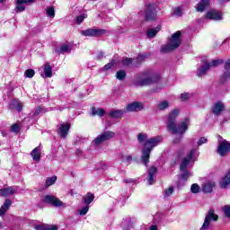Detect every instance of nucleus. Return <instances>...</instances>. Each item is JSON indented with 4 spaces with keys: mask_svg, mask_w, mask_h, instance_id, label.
<instances>
[{
    "mask_svg": "<svg viewBox=\"0 0 230 230\" xmlns=\"http://www.w3.org/2000/svg\"><path fill=\"white\" fill-rule=\"evenodd\" d=\"M161 141H163V137L157 136L145 142L141 156L142 163L145 166H148V163H150V152H152L155 146H157Z\"/></svg>",
    "mask_w": 230,
    "mask_h": 230,
    "instance_id": "f257e3e1",
    "label": "nucleus"
},
{
    "mask_svg": "<svg viewBox=\"0 0 230 230\" xmlns=\"http://www.w3.org/2000/svg\"><path fill=\"white\" fill-rule=\"evenodd\" d=\"M198 150L199 149L197 147L192 148L187 155V156L183 158L180 165L181 172H183L181 175V179L183 181H188V178L191 177V172H186V168L190 167V163H195V161H197V158L199 157Z\"/></svg>",
    "mask_w": 230,
    "mask_h": 230,
    "instance_id": "f03ea898",
    "label": "nucleus"
},
{
    "mask_svg": "<svg viewBox=\"0 0 230 230\" xmlns=\"http://www.w3.org/2000/svg\"><path fill=\"white\" fill-rule=\"evenodd\" d=\"M157 82H159V75L145 72L137 75L133 84L137 87H145V85H152V84H157Z\"/></svg>",
    "mask_w": 230,
    "mask_h": 230,
    "instance_id": "7ed1b4c3",
    "label": "nucleus"
},
{
    "mask_svg": "<svg viewBox=\"0 0 230 230\" xmlns=\"http://www.w3.org/2000/svg\"><path fill=\"white\" fill-rule=\"evenodd\" d=\"M181 31L173 33L169 40L167 45H164L161 49L162 53H170V51H173V49H177L179 46L181 44Z\"/></svg>",
    "mask_w": 230,
    "mask_h": 230,
    "instance_id": "20e7f679",
    "label": "nucleus"
},
{
    "mask_svg": "<svg viewBox=\"0 0 230 230\" xmlns=\"http://www.w3.org/2000/svg\"><path fill=\"white\" fill-rule=\"evenodd\" d=\"M190 127V118H185L182 121H181L178 124H173L170 128H167L168 132H171V134H178L179 136H183V134H186V131L188 130Z\"/></svg>",
    "mask_w": 230,
    "mask_h": 230,
    "instance_id": "39448f33",
    "label": "nucleus"
},
{
    "mask_svg": "<svg viewBox=\"0 0 230 230\" xmlns=\"http://www.w3.org/2000/svg\"><path fill=\"white\" fill-rule=\"evenodd\" d=\"M115 136H116V133H114L112 131H104L101 135L97 136L92 141V145H93V146H100V145H102V143H105V141H109V140L114 138Z\"/></svg>",
    "mask_w": 230,
    "mask_h": 230,
    "instance_id": "423d86ee",
    "label": "nucleus"
},
{
    "mask_svg": "<svg viewBox=\"0 0 230 230\" xmlns=\"http://www.w3.org/2000/svg\"><path fill=\"white\" fill-rule=\"evenodd\" d=\"M146 58H148V54H139L137 58L133 59L126 58L122 60V66L124 67H128L129 66H132V64L137 66V64H141V62L146 60Z\"/></svg>",
    "mask_w": 230,
    "mask_h": 230,
    "instance_id": "0eeeda50",
    "label": "nucleus"
},
{
    "mask_svg": "<svg viewBox=\"0 0 230 230\" xmlns=\"http://www.w3.org/2000/svg\"><path fill=\"white\" fill-rule=\"evenodd\" d=\"M220 64V60L218 59H214L212 61H205L199 69L198 70V76H204L209 71L210 67H217Z\"/></svg>",
    "mask_w": 230,
    "mask_h": 230,
    "instance_id": "6e6552de",
    "label": "nucleus"
},
{
    "mask_svg": "<svg viewBox=\"0 0 230 230\" xmlns=\"http://www.w3.org/2000/svg\"><path fill=\"white\" fill-rule=\"evenodd\" d=\"M146 21H155L157 19V5L155 4H147L146 7Z\"/></svg>",
    "mask_w": 230,
    "mask_h": 230,
    "instance_id": "1a4fd4ad",
    "label": "nucleus"
},
{
    "mask_svg": "<svg viewBox=\"0 0 230 230\" xmlns=\"http://www.w3.org/2000/svg\"><path fill=\"white\" fill-rule=\"evenodd\" d=\"M83 37H102L107 33L106 30L103 29H86L80 31Z\"/></svg>",
    "mask_w": 230,
    "mask_h": 230,
    "instance_id": "9d476101",
    "label": "nucleus"
},
{
    "mask_svg": "<svg viewBox=\"0 0 230 230\" xmlns=\"http://www.w3.org/2000/svg\"><path fill=\"white\" fill-rule=\"evenodd\" d=\"M211 220H214V222H217V220H218V215L215 214L214 209H209L200 230H207L208 227H209V224H211Z\"/></svg>",
    "mask_w": 230,
    "mask_h": 230,
    "instance_id": "9b49d317",
    "label": "nucleus"
},
{
    "mask_svg": "<svg viewBox=\"0 0 230 230\" xmlns=\"http://www.w3.org/2000/svg\"><path fill=\"white\" fill-rule=\"evenodd\" d=\"M43 202L46 204H51V206H55V208H62V206H66L62 200L58 199V198L51 195H46L42 199Z\"/></svg>",
    "mask_w": 230,
    "mask_h": 230,
    "instance_id": "f8f14e48",
    "label": "nucleus"
},
{
    "mask_svg": "<svg viewBox=\"0 0 230 230\" xmlns=\"http://www.w3.org/2000/svg\"><path fill=\"white\" fill-rule=\"evenodd\" d=\"M69 128H71V124L68 122H62L58 126V134L62 139L67 137L69 134Z\"/></svg>",
    "mask_w": 230,
    "mask_h": 230,
    "instance_id": "ddd939ff",
    "label": "nucleus"
},
{
    "mask_svg": "<svg viewBox=\"0 0 230 230\" xmlns=\"http://www.w3.org/2000/svg\"><path fill=\"white\" fill-rule=\"evenodd\" d=\"M230 152V143L227 140H223L222 142H219L217 146V154L221 155V157H224L227 155Z\"/></svg>",
    "mask_w": 230,
    "mask_h": 230,
    "instance_id": "4468645a",
    "label": "nucleus"
},
{
    "mask_svg": "<svg viewBox=\"0 0 230 230\" xmlns=\"http://www.w3.org/2000/svg\"><path fill=\"white\" fill-rule=\"evenodd\" d=\"M145 109V104L139 102H133L126 106V112H139Z\"/></svg>",
    "mask_w": 230,
    "mask_h": 230,
    "instance_id": "2eb2a0df",
    "label": "nucleus"
},
{
    "mask_svg": "<svg viewBox=\"0 0 230 230\" xmlns=\"http://www.w3.org/2000/svg\"><path fill=\"white\" fill-rule=\"evenodd\" d=\"M180 112L179 109H174L169 112L167 119V129L176 124L175 119L179 118Z\"/></svg>",
    "mask_w": 230,
    "mask_h": 230,
    "instance_id": "dca6fc26",
    "label": "nucleus"
},
{
    "mask_svg": "<svg viewBox=\"0 0 230 230\" xmlns=\"http://www.w3.org/2000/svg\"><path fill=\"white\" fill-rule=\"evenodd\" d=\"M35 0H15V12L16 13H21L26 10V4L33 3Z\"/></svg>",
    "mask_w": 230,
    "mask_h": 230,
    "instance_id": "f3484780",
    "label": "nucleus"
},
{
    "mask_svg": "<svg viewBox=\"0 0 230 230\" xmlns=\"http://www.w3.org/2000/svg\"><path fill=\"white\" fill-rule=\"evenodd\" d=\"M226 109V104L222 102V101L217 102L213 106H212V112L216 116H220L222 112H224Z\"/></svg>",
    "mask_w": 230,
    "mask_h": 230,
    "instance_id": "a211bd4d",
    "label": "nucleus"
},
{
    "mask_svg": "<svg viewBox=\"0 0 230 230\" xmlns=\"http://www.w3.org/2000/svg\"><path fill=\"white\" fill-rule=\"evenodd\" d=\"M207 19L210 21H222V12L217 10H210L207 13Z\"/></svg>",
    "mask_w": 230,
    "mask_h": 230,
    "instance_id": "6ab92c4d",
    "label": "nucleus"
},
{
    "mask_svg": "<svg viewBox=\"0 0 230 230\" xmlns=\"http://www.w3.org/2000/svg\"><path fill=\"white\" fill-rule=\"evenodd\" d=\"M14 193H17V187H9L0 190V197H10V195H13Z\"/></svg>",
    "mask_w": 230,
    "mask_h": 230,
    "instance_id": "aec40b11",
    "label": "nucleus"
},
{
    "mask_svg": "<svg viewBox=\"0 0 230 230\" xmlns=\"http://www.w3.org/2000/svg\"><path fill=\"white\" fill-rule=\"evenodd\" d=\"M148 177H147V181L149 186H152L154 182H155V173H157V168L155 167H151L150 169L147 170Z\"/></svg>",
    "mask_w": 230,
    "mask_h": 230,
    "instance_id": "412c9836",
    "label": "nucleus"
},
{
    "mask_svg": "<svg viewBox=\"0 0 230 230\" xmlns=\"http://www.w3.org/2000/svg\"><path fill=\"white\" fill-rule=\"evenodd\" d=\"M230 184V170L226 172V174L221 179L219 182L220 188L226 190L227 186Z\"/></svg>",
    "mask_w": 230,
    "mask_h": 230,
    "instance_id": "4be33fe9",
    "label": "nucleus"
},
{
    "mask_svg": "<svg viewBox=\"0 0 230 230\" xmlns=\"http://www.w3.org/2000/svg\"><path fill=\"white\" fill-rule=\"evenodd\" d=\"M210 0H200V2L196 5L197 12H204L208 6H209Z\"/></svg>",
    "mask_w": 230,
    "mask_h": 230,
    "instance_id": "5701e85b",
    "label": "nucleus"
},
{
    "mask_svg": "<svg viewBox=\"0 0 230 230\" xmlns=\"http://www.w3.org/2000/svg\"><path fill=\"white\" fill-rule=\"evenodd\" d=\"M44 74L45 75H41L43 78H51V76H53V67H51L49 64H45Z\"/></svg>",
    "mask_w": 230,
    "mask_h": 230,
    "instance_id": "b1692460",
    "label": "nucleus"
},
{
    "mask_svg": "<svg viewBox=\"0 0 230 230\" xmlns=\"http://www.w3.org/2000/svg\"><path fill=\"white\" fill-rule=\"evenodd\" d=\"M126 112L127 111H123V110H114V111H111L110 116H111V118L119 119L123 118V116H125Z\"/></svg>",
    "mask_w": 230,
    "mask_h": 230,
    "instance_id": "393cba45",
    "label": "nucleus"
},
{
    "mask_svg": "<svg viewBox=\"0 0 230 230\" xmlns=\"http://www.w3.org/2000/svg\"><path fill=\"white\" fill-rule=\"evenodd\" d=\"M40 150H41V147H40V146H39L36 148H34L32 150V152L31 153V155L33 161H36L37 163H39V161H40Z\"/></svg>",
    "mask_w": 230,
    "mask_h": 230,
    "instance_id": "a878e982",
    "label": "nucleus"
},
{
    "mask_svg": "<svg viewBox=\"0 0 230 230\" xmlns=\"http://www.w3.org/2000/svg\"><path fill=\"white\" fill-rule=\"evenodd\" d=\"M10 206H12V200L5 199L4 205L0 208V217H3L8 211Z\"/></svg>",
    "mask_w": 230,
    "mask_h": 230,
    "instance_id": "bb28decb",
    "label": "nucleus"
},
{
    "mask_svg": "<svg viewBox=\"0 0 230 230\" xmlns=\"http://www.w3.org/2000/svg\"><path fill=\"white\" fill-rule=\"evenodd\" d=\"M159 31H161V25H158L154 29H149L146 32V35L149 39H154V37H155Z\"/></svg>",
    "mask_w": 230,
    "mask_h": 230,
    "instance_id": "cd10ccee",
    "label": "nucleus"
},
{
    "mask_svg": "<svg viewBox=\"0 0 230 230\" xmlns=\"http://www.w3.org/2000/svg\"><path fill=\"white\" fill-rule=\"evenodd\" d=\"M10 108L15 109L16 111L21 112V111H22V103L18 100H13L10 103Z\"/></svg>",
    "mask_w": 230,
    "mask_h": 230,
    "instance_id": "c85d7f7f",
    "label": "nucleus"
},
{
    "mask_svg": "<svg viewBox=\"0 0 230 230\" xmlns=\"http://www.w3.org/2000/svg\"><path fill=\"white\" fill-rule=\"evenodd\" d=\"M56 53H69L71 52V46L68 44H63L60 48L55 49Z\"/></svg>",
    "mask_w": 230,
    "mask_h": 230,
    "instance_id": "c756f323",
    "label": "nucleus"
},
{
    "mask_svg": "<svg viewBox=\"0 0 230 230\" xmlns=\"http://www.w3.org/2000/svg\"><path fill=\"white\" fill-rule=\"evenodd\" d=\"M158 111H166V109L170 108V102L164 100L158 102L157 104Z\"/></svg>",
    "mask_w": 230,
    "mask_h": 230,
    "instance_id": "7c9ffc66",
    "label": "nucleus"
},
{
    "mask_svg": "<svg viewBox=\"0 0 230 230\" xmlns=\"http://www.w3.org/2000/svg\"><path fill=\"white\" fill-rule=\"evenodd\" d=\"M213 188H215V182L214 181H208V182L204 184L203 191L205 193H211V191H213Z\"/></svg>",
    "mask_w": 230,
    "mask_h": 230,
    "instance_id": "2f4dec72",
    "label": "nucleus"
},
{
    "mask_svg": "<svg viewBox=\"0 0 230 230\" xmlns=\"http://www.w3.org/2000/svg\"><path fill=\"white\" fill-rule=\"evenodd\" d=\"M91 114L92 116H100L102 118V116L105 115V111L102 108H92Z\"/></svg>",
    "mask_w": 230,
    "mask_h": 230,
    "instance_id": "473e14b6",
    "label": "nucleus"
},
{
    "mask_svg": "<svg viewBox=\"0 0 230 230\" xmlns=\"http://www.w3.org/2000/svg\"><path fill=\"white\" fill-rule=\"evenodd\" d=\"M224 78H230V60L225 63V73L223 75Z\"/></svg>",
    "mask_w": 230,
    "mask_h": 230,
    "instance_id": "72a5a7b5",
    "label": "nucleus"
},
{
    "mask_svg": "<svg viewBox=\"0 0 230 230\" xmlns=\"http://www.w3.org/2000/svg\"><path fill=\"white\" fill-rule=\"evenodd\" d=\"M174 188L173 187H169L164 191V199H170L172 195L173 194Z\"/></svg>",
    "mask_w": 230,
    "mask_h": 230,
    "instance_id": "f704fd0d",
    "label": "nucleus"
},
{
    "mask_svg": "<svg viewBox=\"0 0 230 230\" xmlns=\"http://www.w3.org/2000/svg\"><path fill=\"white\" fill-rule=\"evenodd\" d=\"M93 200H94V195L92 193H87L84 196V204L86 206H89V204H91V202H93Z\"/></svg>",
    "mask_w": 230,
    "mask_h": 230,
    "instance_id": "c9c22d12",
    "label": "nucleus"
},
{
    "mask_svg": "<svg viewBox=\"0 0 230 230\" xmlns=\"http://www.w3.org/2000/svg\"><path fill=\"white\" fill-rule=\"evenodd\" d=\"M118 62L116 60H111L110 63L104 66L103 71H109V69H112V67H115L117 66Z\"/></svg>",
    "mask_w": 230,
    "mask_h": 230,
    "instance_id": "e433bc0d",
    "label": "nucleus"
},
{
    "mask_svg": "<svg viewBox=\"0 0 230 230\" xmlns=\"http://www.w3.org/2000/svg\"><path fill=\"white\" fill-rule=\"evenodd\" d=\"M47 15L53 19L55 17V8L53 6H49L46 8Z\"/></svg>",
    "mask_w": 230,
    "mask_h": 230,
    "instance_id": "4c0bfd02",
    "label": "nucleus"
},
{
    "mask_svg": "<svg viewBox=\"0 0 230 230\" xmlns=\"http://www.w3.org/2000/svg\"><path fill=\"white\" fill-rule=\"evenodd\" d=\"M146 139H148V135L145 133H140L137 135V141H139L140 143H145Z\"/></svg>",
    "mask_w": 230,
    "mask_h": 230,
    "instance_id": "58836bf2",
    "label": "nucleus"
},
{
    "mask_svg": "<svg viewBox=\"0 0 230 230\" xmlns=\"http://www.w3.org/2000/svg\"><path fill=\"white\" fill-rule=\"evenodd\" d=\"M125 76H127V73H125L123 70H119L116 74V78L118 80H124Z\"/></svg>",
    "mask_w": 230,
    "mask_h": 230,
    "instance_id": "ea45409f",
    "label": "nucleus"
},
{
    "mask_svg": "<svg viewBox=\"0 0 230 230\" xmlns=\"http://www.w3.org/2000/svg\"><path fill=\"white\" fill-rule=\"evenodd\" d=\"M190 191H191V193H199L200 186H199V184H197V183H193L190 186Z\"/></svg>",
    "mask_w": 230,
    "mask_h": 230,
    "instance_id": "a19ab883",
    "label": "nucleus"
},
{
    "mask_svg": "<svg viewBox=\"0 0 230 230\" xmlns=\"http://www.w3.org/2000/svg\"><path fill=\"white\" fill-rule=\"evenodd\" d=\"M24 75L27 78H33V76H35V70L28 69L25 71Z\"/></svg>",
    "mask_w": 230,
    "mask_h": 230,
    "instance_id": "79ce46f5",
    "label": "nucleus"
},
{
    "mask_svg": "<svg viewBox=\"0 0 230 230\" xmlns=\"http://www.w3.org/2000/svg\"><path fill=\"white\" fill-rule=\"evenodd\" d=\"M54 182H57V176L48 178L47 181H46V185L47 186H53Z\"/></svg>",
    "mask_w": 230,
    "mask_h": 230,
    "instance_id": "37998d69",
    "label": "nucleus"
},
{
    "mask_svg": "<svg viewBox=\"0 0 230 230\" xmlns=\"http://www.w3.org/2000/svg\"><path fill=\"white\" fill-rule=\"evenodd\" d=\"M223 212L225 213V216L227 218H230V206L229 205H226L225 207H223Z\"/></svg>",
    "mask_w": 230,
    "mask_h": 230,
    "instance_id": "c03bdc74",
    "label": "nucleus"
},
{
    "mask_svg": "<svg viewBox=\"0 0 230 230\" xmlns=\"http://www.w3.org/2000/svg\"><path fill=\"white\" fill-rule=\"evenodd\" d=\"M173 15H176V17H181L182 9H181V7H175L173 11Z\"/></svg>",
    "mask_w": 230,
    "mask_h": 230,
    "instance_id": "a18cd8bd",
    "label": "nucleus"
},
{
    "mask_svg": "<svg viewBox=\"0 0 230 230\" xmlns=\"http://www.w3.org/2000/svg\"><path fill=\"white\" fill-rule=\"evenodd\" d=\"M122 161L125 163H132V155H126L121 156Z\"/></svg>",
    "mask_w": 230,
    "mask_h": 230,
    "instance_id": "49530a36",
    "label": "nucleus"
},
{
    "mask_svg": "<svg viewBox=\"0 0 230 230\" xmlns=\"http://www.w3.org/2000/svg\"><path fill=\"white\" fill-rule=\"evenodd\" d=\"M88 212H89V205H86L81 210H79V215H81V217H84V215H87Z\"/></svg>",
    "mask_w": 230,
    "mask_h": 230,
    "instance_id": "de8ad7c7",
    "label": "nucleus"
},
{
    "mask_svg": "<svg viewBox=\"0 0 230 230\" xmlns=\"http://www.w3.org/2000/svg\"><path fill=\"white\" fill-rule=\"evenodd\" d=\"M84 19H87V14H82V15L77 16V18H76L77 24H82V22H84Z\"/></svg>",
    "mask_w": 230,
    "mask_h": 230,
    "instance_id": "09e8293b",
    "label": "nucleus"
},
{
    "mask_svg": "<svg viewBox=\"0 0 230 230\" xmlns=\"http://www.w3.org/2000/svg\"><path fill=\"white\" fill-rule=\"evenodd\" d=\"M180 98H181V102H188V100H190V93H181Z\"/></svg>",
    "mask_w": 230,
    "mask_h": 230,
    "instance_id": "8fccbe9b",
    "label": "nucleus"
},
{
    "mask_svg": "<svg viewBox=\"0 0 230 230\" xmlns=\"http://www.w3.org/2000/svg\"><path fill=\"white\" fill-rule=\"evenodd\" d=\"M205 143H208V138L202 137L199 138L197 145H198V146H202V145H205Z\"/></svg>",
    "mask_w": 230,
    "mask_h": 230,
    "instance_id": "3c124183",
    "label": "nucleus"
},
{
    "mask_svg": "<svg viewBox=\"0 0 230 230\" xmlns=\"http://www.w3.org/2000/svg\"><path fill=\"white\" fill-rule=\"evenodd\" d=\"M20 128H19V125L14 124L11 127V131L12 132H19Z\"/></svg>",
    "mask_w": 230,
    "mask_h": 230,
    "instance_id": "603ef678",
    "label": "nucleus"
},
{
    "mask_svg": "<svg viewBox=\"0 0 230 230\" xmlns=\"http://www.w3.org/2000/svg\"><path fill=\"white\" fill-rule=\"evenodd\" d=\"M57 226H49V225H45V230H58Z\"/></svg>",
    "mask_w": 230,
    "mask_h": 230,
    "instance_id": "864d4df0",
    "label": "nucleus"
},
{
    "mask_svg": "<svg viewBox=\"0 0 230 230\" xmlns=\"http://www.w3.org/2000/svg\"><path fill=\"white\" fill-rule=\"evenodd\" d=\"M40 112H42V108L41 107H38V108H36V110L34 111V115L35 116H39V114H40Z\"/></svg>",
    "mask_w": 230,
    "mask_h": 230,
    "instance_id": "5fc2aeb1",
    "label": "nucleus"
},
{
    "mask_svg": "<svg viewBox=\"0 0 230 230\" xmlns=\"http://www.w3.org/2000/svg\"><path fill=\"white\" fill-rule=\"evenodd\" d=\"M36 230H46V225H42V226H37L35 227Z\"/></svg>",
    "mask_w": 230,
    "mask_h": 230,
    "instance_id": "6e6d98bb",
    "label": "nucleus"
},
{
    "mask_svg": "<svg viewBox=\"0 0 230 230\" xmlns=\"http://www.w3.org/2000/svg\"><path fill=\"white\" fill-rule=\"evenodd\" d=\"M103 52H99L98 54H97V59L98 60H102V58L103 57Z\"/></svg>",
    "mask_w": 230,
    "mask_h": 230,
    "instance_id": "4d7b16f0",
    "label": "nucleus"
},
{
    "mask_svg": "<svg viewBox=\"0 0 230 230\" xmlns=\"http://www.w3.org/2000/svg\"><path fill=\"white\" fill-rule=\"evenodd\" d=\"M124 182H126V184H128L130 182H134V180H132V179H126V180H124Z\"/></svg>",
    "mask_w": 230,
    "mask_h": 230,
    "instance_id": "13d9d810",
    "label": "nucleus"
},
{
    "mask_svg": "<svg viewBox=\"0 0 230 230\" xmlns=\"http://www.w3.org/2000/svg\"><path fill=\"white\" fill-rule=\"evenodd\" d=\"M181 139H182V137H177L173 140V143H180Z\"/></svg>",
    "mask_w": 230,
    "mask_h": 230,
    "instance_id": "bf43d9fd",
    "label": "nucleus"
},
{
    "mask_svg": "<svg viewBox=\"0 0 230 230\" xmlns=\"http://www.w3.org/2000/svg\"><path fill=\"white\" fill-rule=\"evenodd\" d=\"M149 230H159V229L157 228V226L153 225V226H151Z\"/></svg>",
    "mask_w": 230,
    "mask_h": 230,
    "instance_id": "052dcab7",
    "label": "nucleus"
},
{
    "mask_svg": "<svg viewBox=\"0 0 230 230\" xmlns=\"http://www.w3.org/2000/svg\"><path fill=\"white\" fill-rule=\"evenodd\" d=\"M75 154L76 155H80V154H82V150L76 149Z\"/></svg>",
    "mask_w": 230,
    "mask_h": 230,
    "instance_id": "680f3d73",
    "label": "nucleus"
},
{
    "mask_svg": "<svg viewBox=\"0 0 230 230\" xmlns=\"http://www.w3.org/2000/svg\"><path fill=\"white\" fill-rule=\"evenodd\" d=\"M218 1H219V3L222 4V3H229L230 0H218Z\"/></svg>",
    "mask_w": 230,
    "mask_h": 230,
    "instance_id": "e2e57ef3",
    "label": "nucleus"
},
{
    "mask_svg": "<svg viewBox=\"0 0 230 230\" xmlns=\"http://www.w3.org/2000/svg\"><path fill=\"white\" fill-rule=\"evenodd\" d=\"M0 3L4 4L6 3V0H0Z\"/></svg>",
    "mask_w": 230,
    "mask_h": 230,
    "instance_id": "0e129e2a",
    "label": "nucleus"
},
{
    "mask_svg": "<svg viewBox=\"0 0 230 230\" xmlns=\"http://www.w3.org/2000/svg\"><path fill=\"white\" fill-rule=\"evenodd\" d=\"M107 165H105V164H103L102 165V170H104V168L106 167Z\"/></svg>",
    "mask_w": 230,
    "mask_h": 230,
    "instance_id": "69168bd1",
    "label": "nucleus"
},
{
    "mask_svg": "<svg viewBox=\"0 0 230 230\" xmlns=\"http://www.w3.org/2000/svg\"><path fill=\"white\" fill-rule=\"evenodd\" d=\"M0 228H1V223H0Z\"/></svg>",
    "mask_w": 230,
    "mask_h": 230,
    "instance_id": "338daca9",
    "label": "nucleus"
}]
</instances>
